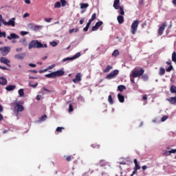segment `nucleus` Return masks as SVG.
I'll use <instances>...</instances> for the list:
<instances>
[{
    "label": "nucleus",
    "instance_id": "aec40b11",
    "mask_svg": "<svg viewBox=\"0 0 176 176\" xmlns=\"http://www.w3.org/2000/svg\"><path fill=\"white\" fill-rule=\"evenodd\" d=\"M14 89H16V85H8L6 87V90H7V91H12V90H14Z\"/></svg>",
    "mask_w": 176,
    "mask_h": 176
},
{
    "label": "nucleus",
    "instance_id": "bb28decb",
    "mask_svg": "<svg viewBox=\"0 0 176 176\" xmlns=\"http://www.w3.org/2000/svg\"><path fill=\"white\" fill-rule=\"evenodd\" d=\"M118 90H119V91H123L124 90H126V86L124 85H119L118 87Z\"/></svg>",
    "mask_w": 176,
    "mask_h": 176
},
{
    "label": "nucleus",
    "instance_id": "c756f323",
    "mask_svg": "<svg viewBox=\"0 0 176 176\" xmlns=\"http://www.w3.org/2000/svg\"><path fill=\"white\" fill-rule=\"evenodd\" d=\"M80 5L81 9H86V8H89V4H87V3H81Z\"/></svg>",
    "mask_w": 176,
    "mask_h": 176
},
{
    "label": "nucleus",
    "instance_id": "bf43d9fd",
    "mask_svg": "<svg viewBox=\"0 0 176 176\" xmlns=\"http://www.w3.org/2000/svg\"><path fill=\"white\" fill-rule=\"evenodd\" d=\"M28 72H32V74H38V71L36 70H29Z\"/></svg>",
    "mask_w": 176,
    "mask_h": 176
},
{
    "label": "nucleus",
    "instance_id": "774afa93",
    "mask_svg": "<svg viewBox=\"0 0 176 176\" xmlns=\"http://www.w3.org/2000/svg\"><path fill=\"white\" fill-rule=\"evenodd\" d=\"M173 4L176 6V0H173Z\"/></svg>",
    "mask_w": 176,
    "mask_h": 176
},
{
    "label": "nucleus",
    "instance_id": "3c124183",
    "mask_svg": "<svg viewBox=\"0 0 176 176\" xmlns=\"http://www.w3.org/2000/svg\"><path fill=\"white\" fill-rule=\"evenodd\" d=\"M164 155H166V156H170V155H171V151H166L165 153H164Z\"/></svg>",
    "mask_w": 176,
    "mask_h": 176
},
{
    "label": "nucleus",
    "instance_id": "a19ab883",
    "mask_svg": "<svg viewBox=\"0 0 176 176\" xmlns=\"http://www.w3.org/2000/svg\"><path fill=\"white\" fill-rule=\"evenodd\" d=\"M46 119H47V116H46V114L43 115V116L40 118V120H41V122L45 121Z\"/></svg>",
    "mask_w": 176,
    "mask_h": 176
},
{
    "label": "nucleus",
    "instance_id": "f257e3e1",
    "mask_svg": "<svg viewBox=\"0 0 176 176\" xmlns=\"http://www.w3.org/2000/svg\"><path fill=\"white\" fill-rule=\"evenodd\" d=\"M42 47H47V45L42 44L38 40H32L28 45L29 50H31V49H41Z\"/></svg>",
    "mask_w": 176,
    "mask_h": 176
},
{
    "label": "nucleus",
    "instance_id": "f3484780",
    "mask_svg": "<svg viewBox=\"0 0 176 176\" xmlns=\"http://www.w3.org/2000/svg\"><path fill=\"white\" fill-rule=\"evenodd\" d=\"M166 101H168V102H170V104L175 105L176 97H170L169 98H166Z\"/></svg>",
    "mask_w": 176,
    "mask_h": 176
},
{
    "label": "nucleus",
    "instance_id": "6ab92c4d",
    "mask_svg": "<svg viewBox=\"0 0 176 176\" xmlns=\"http://www.w3.org/2000/svg\"><path fill=\"white\" fill-rule=\"evenodd\" d=\"M117 20L119 24H123L124 23V16L120 15L117 17Z\"/></svg>",
    "mask_w": 176,
    "mask_h": 176
},
{
    "label": "nucleus",
    "instance_id": "a211bd4d",
    "mask_svg": "<svg viewBox=\"0 0 176 176\" xmlns=\"http://www.w3.org/2000/svg\"><path fill=\"white\" fill-rule=\"evenodd\" d=\"M0 85H2V86H6V85H8V80H6L5 77H1Z\"/></svg>",
    "mask_w": 176,
    "mask_h": 176
},
{
    "label": "nucleus",
    "instance_id": "864d4df0",
    "mask_svg": "<svg viewBox=\"0 0 176 176\" xmlns=\"http://www.w3.org/2000/svg\"><path fill=\"white\" fill-rule=\"evenodd\" d=\"M29 67H31L32 68H35V67H36V65L34 63H30Z\"/></svg>",
    "mask_w": 176,
    "mask_h": 176
},
{
    "label": "nucleus",
    "instance_id": "7ed1b4c3",
    "mask_svg": "<svg viewBox=\"0 0 176 176\" xmlns=\"http://www.w3.org/2000/svg\"><path fill=\"white\" fill-rule=\"evenodd\" d=\"M138 25H140V21L135 20L131 25V32L133 35H135L137 30H138Z\"/></svg>",
    "mask_w": 176,
    "mask_h": 176
},
{
    "label": "nucleus",
    "instance_id": "79ce46f5",
    "mask_svg": "<svg viewBox=\"0 0 176 176\" xmlns=\"http://www.w3.org/2000/svg\"><path fill=\"white\" fill-rule=\"evenodd\" d=\"M6 38V32H1L0 30V38Z\"/></svg>",
    "mask_w": 176,
    "mask_h": 176
},
{
    "label": "nucleus",
    "instance_id": "052dcab7",
    "mask_svg": "<svg viewBox=\"0 0 176 176\" xmlns=\"http://www.w3.org/2000/svg\"><path fill=\"white\" fill-rule=\"evenodd\" d=\"M83 23H85V18H82L80 20V24H83Z\"/></svg>",
    "mask_w": 176,
    "mask_h": 176
},
{
    "label": "nucleus",
    "instance_id": "f8f14e48",
    "mask_svg": "<svg viewBox=\"0 0 176 176\" xmlns=\"http://www.w3.org/2000/svg\"><path fill=\"white\" fill-rule=\"evenodd\" d=\"M102 24H104V23L102 21L97 22L96 25L92 27L91 31H97V30H98V28H100Z\"/></svg>",
    "mask_w": 176,
    "mask_h": 176
},
{
    "label": "nucleus",
    "instance_id": "de8ad7c7",
    "mask_svg": "<svg viewBox=\"0 0 176 176\" xmlns=\"http://www.w3.org/2000/svg\"><path fill=\"white\" fill-rule=\"evenodd\" d=\"M52 18H45L44 19V21L46 22V23H50V21H52Z\"/></svg>",
    "mask_w": 176,
    "mask_h": 176
},
{
    "label": "nucleus",
    "instance_id": "0eeeda50",
    "mask_svg": "<svg viewBox=\"0 0 176 176\" xmlns=\"http://www.w3.org/2000/svg\"><path fill=\"white\" fill-rule=\"evenodd\" d=\"M118 74L119 70L115 69L106 76V79H113V78H116V75H118Z\"/></svg>",
    "mask_w": 176,
    "mask_h": 176
},
{
    "label": "nucleus",
    "instance_id": "8fccbe9b",
    "mask_svg": "<svg viewBox=\"0 0 176 176\" xmlns=\"http://www.w3.org/2000/svg\"><path fill=\"white\" fill-rule=\"evenodd\" d=\"M142 79H143L144 80H148V75L144 74V75H143V76H142Z\"/></svg>",
    "mask_w": 176,
    "mask_h": 176
},
{
    "label": "nucleus",
    "instance_id": "cd10ccee",
    "mask_svg": "<svg viewBox=\"0 0 176 176\" xmlns=\"http://www.w3.org/2000/svg\"><path fill=\"white\" fill-rule=\"evenodd\" d=\"M118 9H119L120 14H121V16H124V10L123 6H120Z\"/></svg>",
    "mask_w": 176,
    "mask_h": 176
},
{
    "label": "nucleus",
    "instance_id": "ea45409f",
    "mask_svg": "<svg viewBox=\"0 0 176 176\" xmlns=\"http://www.w3.org/2000/svg\"><path fill=\"white\" fill-rule=\"evenodd\" d=\"M174 69V67L170 65L168 68H166V72H171Z\"/></svg>",
    "mask_w": 176,
    "mask_h": 176
},
{
    "label": "nucleus",
    "instance_id": "dca6fc26",
    "mask_svg": "<svg viewBox=\"0 0 176 176\" xmlns=\"http://www.w3.org/2000/svg\"><path fill=\"white\" fill-rule=\"evenodd\" d=\"M24 57H25V54L24 53H21L14 56V58L16 60H24Z\"/></svg>",
    "mask_w": 176,
    "mask_h": 176
},
{
    "label": "nucleus",
    "instance_id": "f704fd0d",
    "mask_svg": "<svg viewBox=\"0 0 176 176\" xmlns=\"http://www.w3.org/2000/svg\"><path fill=\"white\" fill-rule=\"evenodd\" d=\"M18 93H19L20 97H23V96H24V89H19L18 91Z\"/></svg>",
    "mask_w": 176,
    "mask_h": 176
},
{
    "label": "nucleus",
    "instance_id": "4d7b16f0",
    "mask_svg": "<svg viewBox=\"0 0 176 176\" xmlns=\"http://www.w3.org/2000/svg\"><path fill=\"white\" fill-rule=\"evenodd\" d=\"M41 98H42V96H40V95H37L36 96V100H37L38 101H39L41 100Z\"/></svg>",
    "mask_w": 176,
    "mask_h": 176
},
{
    "label": "nucleus",
    "instance_id": "09e8293b",
    "mask_svg": "<svg viewBox=\"0 0 176 176\" xmlns=\"http://www.w3.org/2000/svg\"><path fill=\"white\" fill-rule=\"evenodd\" d=\"M50 44L52 45V46H53V47H56V46H57V42L56 41H52L50 43Z\"/></svg>",
    "mask_w": 176,
    "mask_h": 176
},
{
    "label": "nucleus",
    "instance_id": "a18cd8bd",
    "mask_svg": "<svg viewBox=\"0 0 176 176\" xmlns=\"http://www.w3.org/2000/svg\"><path fill=\"white\" fill-rule=\"evenodd\" d=\"M74 111V106L72 104L69 105V112H72Z\"/></svg>",
    "mask_w": 176,
    "mask_h": 176
},
{
    "label": "nucleus",
    "instance_id": "5701e85b",
    "mask_svg": "<svg viewBox=\"0 0 176 176\" xmlns=\"http://www.w3.org/2000/svg\"><path fill=\"white\" fill-rule=\"evenodd\" d=\"M166 74V69L164 67H160L159 71V75L163 76Z\"/></svg>",
    "mask_w": 176,
    "mask_h": 176
},
{
    "label": "nucleus",
    "instance_id": "b1692460",
    "mask_svg": "<svg viewBox=\"0 0 176 176\" xmlns=\"http://www.w3.org/2000/svg\"><path fill=\"white\" fill-rule=\"evenodd\" d=\"M106 165H107V162L105 160H102L100 161L99 166H100V167H105Z\"/></svg>",
    "mask_w": 176,
    "mask_h": 176
},
{
    "label": "nucleus",
    "instance_id": "1a4fd4ad",
    "mask_svg": "<svg viewBox=\"0 0 176 176\" xmlns=\"http://www.w3.org/2000/svg\"><path fill=\"white\" fill-rule=\"evenodd\" d=\"M0 51L3 56H8L10 52V47H0Z\"/></svg>",
    "mask_w": 176,
    "mask_h": 176
},
{
    "label": "nucleus",
    "instance_id": "e2e57ef3",
    "mask_svg": "<svg viewBox=\"0 0 176 176\" xmlns=\"http://www.w3.org/2000/svg\"><path fill=\"white\" fill-rule=\"evenodd\" d=\"M146 168H148V166L146 165L142 166V169L144 170H146Z\"/></svg>",
    "mask_w": 176,
    "mask_h": 176
},
{
    "label": "nucleus",
    "instance_id": "412c9836",
    "mask_svg": "<svg viewBox=\"0 0 176 176\" xmlns=\"http://www.w3.org/2000/svg\"><path fill=\"white\" fill-rule=\"evenodd\" d=\"M133 162L135 164V170H141V166H140V165L138 164V161L137 160V159H135L133 160Z\"/></svg>",
    "mask_w": 176,
    "mask_h": 176
},
{
    "label": "nucleus",
    "instance_id": "4c0bfd02",
    "mask_svg": "<svg viewBox=\"0 0 176 176\" xmlns=\"http://www.w3.org/2000/svg\"><path fill=\"white\" fill-rule=\"evenodd\" d=\"M65 160H67V162H71V160L74 159V157H72V155L65 156Z\"/></svg>",
    "mask_w": 176,
    "mask_h": 176
},
{
    "label": "nucleus",
    "instance_id": "9b49d317",
    "mask_svg": "<svg viewBox=\"0 0 176 176\" xmlns=\"http://www.w3.org/2000/svg\"><path fill=\"white\" fill-rule=\"evenodd\" d=\"M0 63L2 64H6L7 67H10V60L8 59L7 58L1 57L0 58Z\"/></svg>",
    "mask_w": 176,
    "mask_h": 176
},
{
    "label": "nucleus",
    "instance_id": "680f3d73",
    "mask_svg": "<svg viewBox=\"0 0 176 176\" xmlns=\"http://www.w3.org/2000/svg\"><path fill=\"white\" fill-rule=\"evenodd\" d=\"M30 16V14H28V13H25L24 14H23V19H25V17H28Z\"/></svg>",
    "mask_w": 176,
    "mask_h": 176
},
{
    "label": "nucleus",
    "instance_id": "e433bc0d",
    "mask_svg": "<svg viewBox=\"0 0 176 176\" xmlns=\"http://www.w3.org/2000/svg\"><path fill=\"white\" fill-rule=\"evenodd\" d=\"M63 130H64V127L58 126L56 128V131H57V133H62Z\"/></svg>",
    "mask_w": 176,
    "mask_h": 176
},
{
    "label": "nucleus",
    "instance_id": "c9c22d12",
    "mask_svg": "<svg viewBox=\"0 0 176 176\" xmlns=\"http://www.w3.org/2000/svg\"><path fill=\"white\" fill-rule=\"evenodd\" d=\"M32 81L29 82V86L30 87H33L34 89H35V87H36L38 86V82H36L34 85H32Z\"/></svg>",
    "mask_w": 176,
    "mask_h": 176
},
{
    "label": "nucleus",
    "instance_id": "58836bf2",
    "mask_svg": "<svg viewBox=\"0 0 176 176\" xmlns=\"http://www.w3.org/2000/svg\"><path fill=\"white\" fill-rule=\"evenodd\" d=\"M97 17V14L94 13L91 16V18L89 19L91 22L94 21L95 19Z\"/></svg>",
    "mask_w": 176,
    "mask_h": 176
},
{
    "label": "nucleus",
    "instance_id": "6e6552de",
    "mask_svg": "<svg viewBox=\"0 0 176 176\" xmlns=\"http://www.w3.org/2000/svg\"><path fill=\"white\" fill-rule=\"evenodd\" d=\"M16 21V18H12L9 20L8 22L5 21L4 20H2L3 23L4 25H12V27H15L16 23L14 22Z\"/></svg>",
    "mask_w": 176,
    "mask_h": 176
},
{
    "label": "nucleus",
    "instance_id": "603ef678",
    "mask_svg": "<svg viewBox=\"0 0 176 176\" xmlns=\"http://www.w3.org/2000/svg\"><path fill=\"white\" fill-rule=\"evenodd\" d=\"M56 67V65L53 64L48 67V69H53Z\"/></svg>",
    "mask_w": 176,
    "mask_h": 176
},
{
    "label": "nucleus",
    "instance_id": "393cba45",
    "mask_svg": "<svg viewBox=\"0 0 176 176\" xmlns=\"http://www.w3.org/2000/svg\"><path fill=\"white\" fill-rule=\"evenodd\" d=\"M170 91L172 94H174V93H176V87L175 85H172L170 88Z\"/></svg>",
    "mask_w": 176,
    "mask_h": 176
},
{
    "label": "nucleus",
    "instance_id": "423d86ee",
    "mask_svg": "<svg viewBox=\"0 0 176 176\" xmlns=\"http://www.w3.org/2000/svg\"><path fill=\"white\" fill-rule=\"evenodd\" d=\"M80 57V52H78L76 54L73 56L72 57L65 58L63 59V63H65V61H72V60H76V58H79Z\"/></svg>",
    "mask_w": 176,
    "mask_h": 176
},
{
    "label": "nucleus",
    "instance_id": "72a5a7b5",
    "mask_svg": "<svg viewBox=\"0 0 176 176\" xmlns=\"http://www.w3.org/2000/svg\"><path fill=\"white\" fill-rule=\"evenodd\" d=\"M54 8H61V3L60 1H57L56 3H55Z\"/></svg>",
    "mask_w": 176,
    "mask_h": 176
},
{
    "label": "nucleus",
    "instance_id": "13d9d810",
    "mask_svg": "<svg viewBox=\"0 0 176 176\" xmlns=\"http://www.w3.org/2000/svg\"><path fill=\"white\" fill-rule=\"evenodd\" d=\"M0 69L8 70L9 69H7V67L5 66H0Z\"/></svg>",
    "mask_w": 176,
    "mask_h": 176
},
{
    "label": "nucleus",
    "instance_id": "2f4dec72",
    "mask_svg": "<svg viewBox=\"0 0 176 176\" xmlns=\"http://www.w3.org/2000/svg\"><path fill=\"white\" fill-rule=\"evenodd\" d=\"M20 43L23 45V46H27V40L25 38L21 39Z\"/></svg>",
    "mask_w": 176,
    "mask_h": 176
},
{
    "label": "nucleus",
    "instance_id": "338daca9",
    "mask_svg": "<svg viewBox=\"0 0 176 176\" xmlns=\"http://www.w3.org/2000/svg\"><path fill=\"white\" fill-rule=\"evenodd\" d=\"M142 100H148V96L146 95H144Z\"/></svg>",
    "mask_w": 176,
    "mask_h": 176
},
{
    "label": "nucleus",
    "instance_id": "4be33fe9",
    "mask_svg": "<svg viewBox=\"0 0 176 176\" xmlns=\"http://www.w3.org/2000/svg\"><path fill=\"white\" fill-rule=\"evenodd\" d=\"M118 98L120 102H124V96L123 95L118 94Z\"/></svg>",
    "mask_w": 176,
    "mask_h": 176
},
{
    "label": "nucleus",
    "instance_id": "37998d69",
    "mask_svg": "<svg viewBox=\"0 0 176 176\" xmlns=\"http://www.w3.org/2000/svg\"><path fill=\"white\" fill-rule=\"evenodd\" d=\"M78 31H79V29L76 28V29H72V30H70L69 32V34H72V33H74V32H78Z\"/></svg>",
    "mask_w": 176,
    "mask_h": 176
},
{
    "label": "nucleus",
    "instance_id": "f03ea898",
    "mask_svg": "<svg viewBox=\"0 0 176 176\" xmlns=\"http://www.w3.org/2000/svg\"><path fill=\"white\" fill-rule=\"evenodd\" d=\"M65 74V72L63 70H58L56 72H53L50 74H45V78H51L52 79H54L57 78V76H63Z\"/></svg>",
    "mask_w": 176,
    "mask_h": 176
},
{
    "label": "nucleus",
    "instance_id": "4468645a",
    "mask_svg": "<svg viewBox=\"0 0 176 176\" xmlns=\"http://www.w3.org/2000/svg\"><path fill=\"white\" fill-rule=\"evenodd\" d=\"M113 6L114 9L118 10L120 8V0H114Z\"/></svg>",
    "mask_w": 176,
    "mask_h": 176
},
{
    "label": "nucleus",
    "instance_id": "473e14b6",
    "mask_svg": "<svg viewBox=\"0 0 176 176\" xmlns=\"http://www.w3.org/2000/svg\"><path fill=\"white\" fill-rule=\"evenodd\" d=\"M112 56L113 57H118V56H119V50H115L112 54Z\"/></svg>",
    "mask_w": 176,
    "mask_h": 176
},
{
    "label": "nucleus",
    "instance_id": "49530a36",
    "mask_svg": "<svg viewBox=\"0 0 176 176\" xmlns=\"http://www.w3.org/2000/svg\"><path fill=\"white\" fill-rule=\"evenodd\" d=\"M167 119H168V117L167 116H165L162 118L161 122H166V120H167Z\"/></svg>",
    "mask_w": 176,
    "mask_h": 176
},
{
    "label": "nucleus",
    "instance_id": "2eb2a0df",
    "mask_svg": "<svg viewBox=\"0 0 176 176\" xmlns=\"http://www.w3.org/2000/svg\"><path fill=\"white\" fill-rule=\"evenodd\" d=\"M7 38L9 39L10 41H12V39H19V35L14 33H11L10 36H7Z\"/></svg>",
    "mask_w": 176,
    "mask_h": 176
},
{
    "label": "nucleus",
    "instance_id": "c85d7f7f",
    "mask_svg": "<svg viewBox=\"0 0 176 176\" xmlns=\"http://www.w3.org/2000/svg\"><path fill=\"white\" fill-rule=\"evenodd\" d=\"M108 101L110 105H113V99L112 98V96L109 95L108 97Z\"/></svg>",
    "mask_w": 176,
    "mask_h": 176
},
{
    "label": "nucleus",
    "instance_id": "a878e982",
    "mask_svg": "<svg viewBox=\"0 0 176 176\" xmlns=\"http://www.w3.org/2000/svg\"><path fill=\"white\" fill-rule=\"evenodd\" d=\"M113 67L111 65H107L106 69L104 70H103V72L107 73V72H109V71H111V69H112Z\"/></svg>",
    "mask_w": 176,
    "mask_h": 176
},
{
    "label": "nucleus",
    "instance_id": "9d476101",
    "mask_svg": "<svg viewBox=\"0 0 176 176\" xmlns=\"http://www.w3.org/2000/svg\"><path fill=\"white\" fill-rule=\"evenodd\" d=\"M166 27H167V23L166 22L162 23V25L158 29V35L161 36V35H163V32H164V30L166 29Z\"/></svg>",
    "mask_w": 176,
    "mask_h": 176
},
{
    "label": "nucleus",
    "instance_id": "7c9ffc66",
    "mask_svg": "<svg viewBox=\"0 0 176 176\" xmlns=\"http://www.w3.org/2000/svg\"><path fill=\"white\" fill-rule=\"evenodd\" d=\"M172 61L173 63H176V52H173L172 53Z\"/></svg>",
    "mask_w": 176,
    "mask_h": 176
},
{
    "label": "nucleus",
    "instance_id": "0e129e2a",
    "mask_svg": "<svg viewBox=\"0 0 176 176\" xmlns=\"http://www.w3.org/2000/svg\"><path fill=\"white\" fill-rule=\"evenodd\" d=\"M1 112H3V107H2V105L0 104V113Z\"/></svg>",
    "mask_w": 176,
    "mask_h": 176
},
{
    "label": "nucleus",
    "instance_id": "ddd939ff",
    "mask_svg": "<svg viewBox=\"0 0 176 176\" xmlns=\"http://www.w3.org/2000/svg\"><path fill=\"white\" fill-rule=\"evenodd\" d=\"M82 80V73H78L76 76V78L72 80L74 83H78Z\"/></svg>",
    "mask_w": 176,
    "mask_h": 176
},
{
    "label": "nucleus",
    "instance_id": "6e6d98bb",
    "mask_svg": "<svg viewBox=\"0 0 176 176\" xmlns=\"http://www.w3.org/2000/svg\"><path fill=\"white\" fill-rule=\"evenodd\" d=\"M138 170H137V169H134V170L133 171V173L131 175V176H133L135 174H137V171H138Z\"/></svg>",
    "mask_w": 176,
    "mask_h": 176
},
{
    "label": "nucleus",
    "instance_id": "20e7f679",
    "mask_svg": "<svg viewBox=\"0 0 176 176\" xmlns=\"http://www.w3.org/2000/svg\"><path fill=\"white\" fill-rule=\"evenodd\" d=\"M144 72L145 70H144V69H140V70H133L131 74V76L132 78H140V76H142V75H144Z\"/></svg>",
    "mask_w": 176,
    "mask_h": 176
},
{
    "label": "nucleus",
    "instance_id": "c03bdc74",
    "mask_svg": "<svg viewBox=\"0 0 176 176\" xmlns=\"http://www.w3.org/2000/svg\"><path fill=\"white\" fill-rule=\"evenodd\" d=\"M60 4L62 5L63 7L67 6V1L65 0H60Z\"/></svg>",
    "mask_w": 176,
    "mask_h": 176
},
{
    "label": "nucleus",
    "instance_id": "5fc2aeb1",
    "mask_svg": "<svg viewBox=\"0 0 176 176\" xmlns=\"http://www.w3.org/2000/svg\"><path fill=\"white\" fill-rule=\"evenodd\" d=\"M27 34H28V32L22 31L21 32V35H22L23 36H24V35H27Z\"/></svg>",
    "mask_w": 176,
    "mask_h": 176
},
{
    "label": "nucleus",
    "instance_id": "39448f33",
    "mask_svg": "<svg viewBox=\"0 0 176 176\" xmlns=\"http://www.w3.org/2000/svg\"><path fill=\"white\" fill-rule=\"evenodd\" d=\"M14 111L16 112V113L23 112V111H24V106L20 104L19 102H15L14 104Z\"/></svg>",
    "mask_w": 176,
    "mask_h": 176
},
{
    "label": "nucleus",
    "instance_id": "69168bd1",
    "mask_svg": "<svg viewBox=\"0 0 176 176\" xmlns=\"http://www.w3.org/2000/svg\"><path fill=\"white\" fill-rule=\"evenodd\" d=\"M25 3H27L28 5H30V3H31V0H25Z\"/></svg>",
    "mask_w": 176,
    "mask_h": 176
}]
</instances>
